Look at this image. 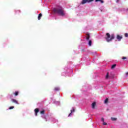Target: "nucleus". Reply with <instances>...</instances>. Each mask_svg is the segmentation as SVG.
Listing matches in <instances>:
<instances>
[{
    "instance_id": "1",
    "label": "nucleus",
    "mask_w": 128,
    "mask_h": 128,
    "mask_svg": "<svg viewBox=\"0 0 128 128\" xmlns=\"http://www.w3.org/2000/svg\"><path fill=\"white\" fill-rule=\"evenodd\" d=\"M53 12H54V14H58V16H66L64 10L62 6L54 8L53 10Z\"/></svg>"
},
{
    "instance_id": "2",
    "label": "nucleus",
    "mask_w": 128,
    "mask_h": 128,
    "mask_svg": "<svg viewBox=\"0 0 128 128\" xmlns=\"http://www.w3.org/2000/svg\"><path fill=\"white\" fill-rule=\"evenodd\" d=\"M105 38L108 42H112V40H114V34H112L111 36L109 33L106 34V36L105 37Z\"/></svg>"
},
{
    "instance_id": "3",
    "label": "nucleus",
    "mask_w": 128,
    "mask_h": 128,
    "mask_svg": "<svg viewBox=\"0 0 128 128\" xmlns=\"http://www.w3.org/2000/svg\"><path fill=\"white\" fill-rule=\"evenodd\" d=\"M94 0H82L81 4H86V2H94Z\"/></svg>"
},
{
    "instance_id": "4",
    "label": "nucleus",
    "mask_w": 128,
    "mask_h": 128,
    "mask_svg": "<svg viewBox=\"0 0 128 128\" xmlns=\"http://www.w3.org/2000/svg\"><path fill=\"white\" fill-rule=\"evenodd\" d=\"M116 38L119 42H120V40H122V36H120L118 34L116 36Z\"/></svg>"
},
{
    "instance_id": "5",
    "label": "nucleus",
    "mask_w": 128,
    "mask_h": 128,
    "mask_svg": "<svg viewBox=\"0 0 128 128\" xmlns=\"http://www.w3.org/2000/svg\"><path fill=\"white\" fill-rule=\"evenodd\" d=\"M70 113L69 114V115L68 116H72V112H76V110L72 108V110H70Z\"/></svg>"
},
{
    "instance_id": "6",
    "label": "nucleus",
    "mask_w": 128,
    "mask_h": 128,
    "mask_svg": "<svg viewBox=\"0 0 128 128\" xmlns=\"http://www.w3.org/2000/svg\"><path fill=\"white\" fill-rule=\"evenodd\" d=\"M34 112H35V116H38V112H40V110H38V108H36V109H34Z\"/></svg>"
},
{
    "instance_id": "7",
    "label": "nucleus",
    "mask_w": 128,
    "mask_h": 128,
    "mask_svg": "<svg viewBox=\"0 0 128 128\" xmlns=\"http://www.w3.org/2000/svg\"><path fill=\"white\" fill-rule=\"evenodd\" d=\"M12 101L13 102H14V104H18V102L16 100H15V99H12Z\"/></svg>"
},
{
    "instance_id": "8",
    "label": "nucleus",
    "mask_w": 128,
    "mask_h": 128,
    "mask_svg": "<svg viewBox=\"0 0 128 128\" xmlns=\"http://www.w3.org/2000/svg\"><path fill=\"white\" fill-rule=\"evenodd\" d=\"M96 102H94L92 103V108L94 109L96 106Z\"/></svg>"
},
{
    "instance_id": "9",
    "label": "nucleus",
    "mask_w": 128,
    "mask_h": 128,
    "mask_svg": "<svg viewBox=\"0 0 128 128\" xmlns=\"http://www.w3.org/2000/svg\"><path fill=\"white\" fill-rule=\"evenodd\" d=\"M42 13H40L38 14V20H40V18H42Z\"/></svg>"
},
{
    "instance_id": "10",
    "label": "nucleus",
    "mask_w": 128,
    "mask_h": 128,
    "mask_svg": "<svg viewBox=\"0 0 128 128\" xmlns=\"http://www.w3.org/2000/svg\"><path fill=\"white\" fill-rule=\"evenodd\" d=\"M116 64H114L112 65L111 68H112V69L114 68H116Z\"/></svg>"
},
{
    "instance_id": "11",
    "label": "nucleus",
    "mask_w": 128,
    "mask_h": 128,
    "mask_svg": "<svg viewBox=\"0 0 128 128\" xmlns=\"http://www.w3.org/2000/svg\"><path fill=\"white\" fill-rule=\"evenodd\" d=\"M111 120H112L114 122V121L116 120H118V118H111Z\"/></svg>"
},
{
    "instance_id": "12",
    "label": "nucleus",
    "mask_w": 128,
    "mask_h": 128,
    "mask_svg": "<svg viewBox=\"0 0 128 128\" xmlns=\"http://www.w3.org/2000/svg\"><path fill=\"white\" fill-rule=\"evenodd\" d=\"M14 96H18V91H16L14 93Z\"/></svg>"
},
{
    "instance_id": "13",
    "label": "nucleus",
    "mask_w": 128,
    "mask_h": 128,
    "mask_svg": "<svg viewBox=\"0 0 128 128\" xmlns=\"http://www.w3.org/2000/svg\"><path fill=\"white\" fill-rule=\"evenodd\" d=\"M87 36H88L86 37V40H90V34H87Z\"/></svg>"
},
{
    "instance_id": "14",
    "label": "nucleus",
    "mask_w": 128,
    "mask_h": 128,
    "mask_svg": "<svg viewBox=\"0 0 128 128\" xmlns=\"http://www.w3.org/2000/svg\"><path fill=\"white\" fill-rule=\"evenodd\" d=\"M54 90H56V91L60 90V88H58V87H56L54 88Z\"/></svg>"
},
{
    "instance_id": "15",
    "label": "nucleus",
    "mask_w": 128,
    "mask_h": 128,
    "mask_svg": "<svg viewBox=\"0 0 128 128\" xmlns=\"http://www.w3.org/2000/svg\"><path fill=\"white\" fill-rule=\"evenodd\" d=\"M40 114H44V110L40 111Z\"/></svg>"
},
{
    "instance_id": "16",
    "label": "nucleus",
    "mask_w": 128,
    "mask_h": 128,
    "mask_svg": "<svg viewBox=\"0 0 128 128\" xmlns=\"http://www.w3.org/2000/svg\"><path fill=\"white\" fill-rule=\"evenodd\" d=\"M88 45L90 46H92V40H89Z\"/></svg>"
},
{
    "instance_id": "17",
    "label": "nucleus",
    "mask_w": 128,
    "mask_h": 128,
    "mask_svg": "<svg viewBox=\"0 0 128 128\" xmlns=\"http://www.w3.org/2000/svg\"><path fill=\"white\" fill-rule=\"evenodd\" d=\"M108 98H106L104 100V104H108Z\"/></svg>"
},
{
    "instance_id": "18",
    "label": "nucleus",
    "mask_w": 128,
    "mask_h": 128,
    "mask_svg": "<svg viewBox=\"0 0 128 128\" xmlns=\"http://www.w3.org/2000/svg\"><path fill=\"white\" fill-rule=\"evenodd\" d=\"M106 80H108V72L107 73L106 76Z\"/></svg>"
},
{
    "instance_id": "19",
    "label": "nucleus",
    "mask_w": 128,
    "mask_h": 128,
    "mask_svg": "<svg viewBox=\"0 0 128 128\" xmlns=\"http://www.w3.org/2000/svg\"><path fill=\"white\" fill-rule=\"evenodd\" d=\"M13 108H14V106H10L9 108V110H12Z\"/></svg>"
},
{
    "instance_id": "20",
    "label": "nucleus",
    "mask_w": 128,
    "mask_h": 128,
    "mask_svg": "<svg viewBox=\"0 0 128 128\" xmlns=\"http://www.w3.org/2000/svg\"><path fill=\"white\" fill-rule=\"evenodd\" d=\"M124 36H125V38H128V33H126V34H124Z\"/></svg>"
},
{
    "instance_id": "21",
    "label": "nucleus",
    "mask_w": 128,
    "mask_h": 128,
    "mask_svg": "<svg viewBox=\"0 0 128 128\" xmlns=\"http://www.w3.org/2000/svg\"><path fill=\"white\" fill-rule=\"evenodd\" d=\"M101 120L103 122H104V118H102Z\"/></svg>"
},
{
    "instance_id": "22",
    "label": "nucleus",
    "mask_w": 128,
    "mask_h": 128,
    "mask_svg": "<svg viewBox=\"0 0 128 128\" xmlns=\"http://www.w3.org/2000/svg\"><path fill=\"white\" fill-rule=\"evenodd\" d=\"M106 124H106V122H103L104 126H106Z\"/></svg>"
},
{
    "instance_id": "23",
    "label": "nucleus",
    "mask_w": 128,
    "mask_h": 128,
    "mask_svg": "<svg viewBox=\"0 0 128 128\" xmlns=\"http://www.w3.org/2000/svg\"><path fill=\"white\" fill-rule=\"evenodd\" d=\"M100 2H101V4H104V0H100Z\"/></svg>"
},
{
    "instance_id": "24",
    "label": "nucleus",
    "mask_w": 128,
    "mask_h": 128,
    "mask_svg": "<svg viewBox=\"0 0 128 128\" xmlns=\"http://www.w3.org/2000/svg\"><path fill=\"white\" fill-rule=\"evenodd\" d=\"M122 60H126V57H122Z\"/></svg>"
},
{
    "instance_id": "25",
    "label": "nucleus",
    "mask_w": 128,
    "mask_h": 128,
    "mask_svg": "<svg viewBox=\"0 0 128 128\" xmlns=\"http://www.w3.org/2000/svg\"><path fill=\"white\" fill-rule=\"evenodd\" d=\"M95 2H100V0H95Z\"/></svg>"
},
{
    "instance_id": "26",
    "label": "nucleus",
    "mask_w": 128,
    "mask_h": 128,
    "mask_svg": "<svg viewBox=\"0 0 128 128\" xmlns=\"http://www.w3.org/2000/svg\"><path fill=\"white\" fill-rule=\"evenodd\" d=\"M120 2V0H116V2Z\"/></svg>"
},
{
    "instance_id": "27",
    "label": "nucleus",
    "mask_w": 128,
    "mask_h": 128,
    "mask_svg": "<svg viewBox=\"0 0 128 128\" xmlns=\"http://www.w3.org/2000/svg\"><path fill=\"white\" fill-rule=\"evenodd\" d=\"M126 76H128V72H126Z\"/></svg>"
},
{
    "instance_id": "28",
    "label": "nucleus",
    "mask_w": 128,
    "mask_h": 128,
    "mask_svg": "<svg viewBox=\"0 0 128 128\" xmlns=\"http://www.w3.org/2000/svg\"><path fill=\"white\" fill-rule=\"evenodd\" d=\"M82 52H84V50H82Z\"/></svg>"
},
{
    "instance_id": "29",
    "label": "nucleus",
    "mask_w": 128,
    "mask_h": 128,
    "mask_svg": "<svg viewBox=\"0 0 128 128\" xmlns=\"http://www.w3.org/2000/svg\"><path fill=\"white\" fill-rule=\"evenodd\" d=\"M127 10H128V8L127 9Z\"/></svg>"
}]
</instances>
